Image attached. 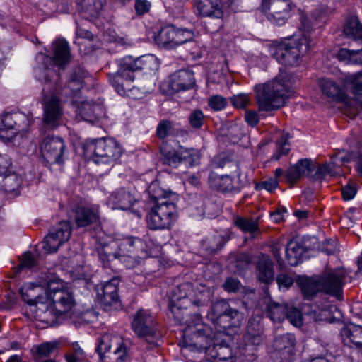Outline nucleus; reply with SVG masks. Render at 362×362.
<instances>
[{"label": "nucleus", "instance_id": "obj_31", "mask_svg": "<svg viewBox=\"0 0 362 362\" xmlns=\"http://www.w3.org/2000/svg\"><path fill=\"white\" fill-rule=\"evenodd\" d=\"M119 280L113 278L106 281L101 287V292H98V296L102 303L105 305H111L116 303L119 298L118 286Z\"/></svg>", "mask_w": 362, "mask_h": 362}, {"label": "nucleus", "instance_id": "obj_49", "mask_svg": "<svg viewBox=\"0 0 362 362\" xmlns=\"http://www.w3.org/2000/svg\"><path fill=\"white\" fill-rule=\"evenodd\" d=\"M286 318L296 327H300L303 324V317L301 312L294 307L287 305Z\"/></svg>", "mask_w": 362, "mask_h": 362}, {"label": "nucleus", "instance_id": "obj_51", "mask_svg": "<svg viewBox=\"0 0 362 362\" xmlns=\"http://www.w3.org/2000/svg\"><path fill=\"white\" fill-rule=\"evenodd\" d=\"M58 345L59 344L56 341L42 344L37 347V354L44 357L49 356L57 349Z\"/></svg>", "mask_w": 362, "mask_h": 362}, {"label": "nucleus", "instance_id": "obj_28", "mask_svg": "<svg viewBox=\"0 0 362 362\" xmlns=\"http://www.w3.org/2000/svg\"><path fill=\"white\" fill-rule=\"evenodd\" d=\"M296 282L305 300H313L319 292H322V288L317 276H300L297 279Z\"/></svg>", "mask_w": 362, "mask_h": 362}, {"label": "nucleus", "instance_id": "obj_56", "mask_svg": "<svg viewBox=\"0 0 362 362\" xmlns=\"http://www.w3.org/2000/svg\"><path fill=\"white\" fill-rule=\"evenodd\" d=\"M241 284L236 278L230 277L226 279L223 288L227 292H236L240 288Z\"/></svg>", "mask_w": 362, "mask_h": 362}, {"label": "nucleus", "instance_id": "obj_19", "mask_svg": "<svg viewBox=\"0 0 362 362\" xmlns=\"http://www.w3.org/2000/svg\"><path fill=\"white\" fill-rule=\"evenodd\" d=\"M264 340L263 327L262 325L250 319L247 327V332L243 337L244 354L253 355V351L261 345Z\"/></svg>", "mask_w": 362, "mask_h": 362}, {"label": "nucleus", "instance_id": "obj_45", "mask_svg": "<svg viewBox=\"0 0 362 362\" xmlns=\"http://www.w3.org/2000/svg\"><path fill=\"white\" fill-rule=\"evenodd\" d=\"M181 162L194 166L198 164L200 154L199 151L194 148H180Z\"/></svg>", "mask_w": 362, "mask_h": 362}, {"label": "nucleus", "instance_id": "obj_59", "mask_svg": "<svg viewBox=\"0 0 362 362\" xmlns=\"http://www.w3.org/2000/svg\"><path fill=\"white\" fill-rule=\"evenodd\" d=\"M356 192V187L354 184H347L341 189L342 197L344 200H351L355 197Z\"/></svg>", "mask_w": 362, "mask_h": 362}, {"label": "nucleus", "instance_id": "obj_23", "mask_svg": "<svg viewBox=\"0 0 362 362\" xmlns=\"http://www.w3.org/2000/svg\"><path fill=\"white\" fill-rule=\"evenodd\" d=\"M136 202L134 194L125 188L114 191L108 198L107 205L112 209L129 210Z\"/></svg>", "mask_w": 362, "mask_h": 362}, {"label": "nucleus", "instance_id": "obj_55", "mask_svg": "<svg viewBox=\"0 0 362 362\" xmlns=\"http://www.w3.org/2000/svg\"><path fill=\"white\" fill-rule=\"evenodd\" d=\"M232 104L240 109H245L250 103L249 96L247 94L240 93L230 98Z\"/></svg>", "mask_w": 362, "mask_h": 362}, {"label": "nucleus", "instance_id": "obj_13", "mask_svg": "<svg viewBox=\"0 0 362 362\" xmlns=\"http://www.w3.org/2000/svg\"><path fill=\"white\" fill-rule=\"evenodd\" d=\"M132 328L136 335L150 344H155V339L159 336L156 323L151 314L146 310H139L132 322Z\"/></svg>", "mask_w": 362, "mask_h": 362}, {"label": "nucleus", "instance_id": "obj_27", "mask_svg": "<svg viewBox=\"0 0 362 362\" xmlns=\"http://www.w3.org/2000/svg\"><path fill=\"white\" fill-rule=\"evenodd\" d=\"M56 308L51 302L49 304H45L43 302L40 303L36 310V316L38 320L49 326L57 324L59 320L62 318L64 315L58 312Z\"/></svg>", "mask_w": 362, "mask_h": 362}, {"label": "nucleus", "instance_id": "obj_21", "mask_svg": "<svg viewBox=\"0 0 362 362\" xmlns=\"http://www.w3.org/2000/svg\"><path fill=\"white\" fill-rule=\"evenodd\" d=\"M295 342V337L292 334L286 333L276 337L273 346L282 361L291 362L294 359Z\"/></svg>", "mask_w": 362, "mask_h": 362}, {"label": "nucleus", "instance_id": "obj_10", "mask_svg": "<svg viewBox=\"0 0 362 362\" xmlns=\"http://www.w3.org/2000/svg\"><path fill=\"white\" fill-rule=\"evenodd\" d=\"M97 351L100 362H129L127 348L118 335L104 334L99 341Z\"/></svg>", "mask_w": 362, "mask_h": 362}, {"label": "nucleus", "instance_id": "obj_60", "mask_svg": "<svg viewBox=\"0 0 362 362\" xmlns=\"http://www.w3.org/2000/svg\"><path fill=\"white\" fill-rule=\"evenodd\" d=\"M11 165V160L8 156L0 154V176L5 175L9 173V168Z\"/></svg>", "mask_w": 362, "mask_h": 362}, {"label": "nucleus", "instance_id": "obj_3", "mask_svg": "<svg viewBox=\"0 0 362 362\" xmlns=\"http://www.w3.org/2000/svg\"><path fill=\"white\" fill-rule=\"evenodd\" d=\"M286 73L279 74L273 81L256 86V98L260 110L272 111L282 107L292 93Z\"/></svg>", "mask_w": 362, "mask_h": 362}, {"label": "nucleus", "instance_id": "obj_17", "mask_svg": "<svg viewBox=\"0 0 362 362\" xmlns=\"http://www.w3.org/2000/svg\"><path fill=\"white\" fill-rule=\"evenodd\" d=\"M346 272L341 269H326L318 276L322 292L337 296L342 290Z\"/></svg>", "mask_w": 362, "mask_h": 362}, {"label": "nucleus", "instance_id": "obj_32", "mask_svg": "<svg viewBox=\"0 0 362 362\" xmlns=\"http://www.w3.org/2000/svg\"><path fill=\"white\" fill-rule=\"evenodd\" d=\"M175 27L168 25L160 30L158 34L155 35L154 40L158 47L171 49L175 48Z\"/></svg>", "mask_w": 362, "mask_h": 362}, {"label": "nucleus", "instance_id": "obj_30", "mask_svg": "<svg viewBox=\"0 0 362 362\" xmlns=\"http://www.w3.org/2000/svg\"><path fill=\"white\" fill-rule=\"evenodd\" d=\"M99 219V212L96 207L79 206L75 212V222L78 227H86L95 223Z\"/></svg>", "mask_w": 362, "mask_h": 362}, {"label": "nucleus", "instance_id": "obj_53", "mask_svg": "<svg viewBox=\"0 0 362 362\" xmlns=\"http://www.w3.org/2000/svg\"><path fill=\"white\" fill-rule=\"evenodd\" d=\"M190 125L195 129H199L204 124V116L200 110L193 111L189 117Z\"/></svg>", "mask_w": 362, "mask_h": 362}, {"label": "nucleus", "instance_id": "obj_63", "mask_svg": "<svg viewBox=\"0 0 362 362\" xmlns=\"http://www.w3.org/2000/svg\"><path fill=\"white\" fill-rule=\"evenodd\" d=\"M150 3L147 0H136L135 3V10L139 15H143L146 13L150 8Z\"/></svg>", "mask_w": 362, "mask_h": 362}, {"label": "nucleus", "instance_id": "obj_26", "mask_svg": "<svg viewBox=\"0 0 362 362\" xmlns=\"http://www.w3.org/2000/svg\"><path fill=\"white\" fill-rule=\"evenodd\" d=\"M344 346L351 349H362V326L349 325L341 331Z\"/></svg>", "mask_w": 362, "mask_h": 362}, {"label": "nucleus", "instance_id": "obj_44", "mask_svg": "<svg viewBox=\"0 0 362 362\" xmlns=\"http://www.w3.org/2000/svg\"><path fill=\"white\" fill-rule=\"evenodd\" d=\"M80 69H76L73 73L67 86L64 88L66 94H71L73 97L77 96L82 88L83 78L78 76Z\"/></svg>", "mask_w": 362, "mask_h": 362}, {"label": "nucleus", "instance_id": "obj_40", "mask_svg": "<svg viewBox=\"0 0 362 362\" xmlns=\"http://www.w3.org/2000/svg\"><path fill=\"white\" fill-rule=\"evenodd\" d=\"M344 32L350 38L362 40V24L357 17L352 16L347 19Z\"/></svg>", "mask_w": 362, "mask_h": 362}, {"label": "nucleus", "instance_id": "obj_11", "mask_svg": "<svg viewBox=\"0 0 362 362\" xmlns=\"http://www.w3.org/2000/svg\"><path fill=\"white\" fill-rule=\"evenodd\" d=\"M46 298L63 315L69 313L75 305L72 291L66 283L58 278L49 279L47 283Z\"/></svg>", "mask_w": 362, "mask_h": 362}, {"label": "nucleus", "instance_id": "obj_46", "mask_svg": "<svg viewBox=\"0 0 362 362\" xmlns=\"http://www.w3.org/2000/svg\"><path fill=\"white\" fill-rule=\"evenodd\" d=\"M3 176V187L6 192H13L21 184V178L16 173H6Z\"/></svg>", "mask_w": 362, "mask_h": 362}, {"label": "nucleus", "instance_id": "obj_6", "mask_svg": "<svg viewBox=\"0 0 362 362\" xmlns=\"http://www.w3.org/2000/svg\"><path fill=\"white\" fill-rule=\"evenodd\" d=\"M310 43V37L306 34L295 35L284 42H273L269 45V51L279 64L292 66L297 65L300 57L308 52L311 47Z\"/></svg>", "mask_w": 362, "mask_h": 362}, {"label": "nucleus", "instance_id": "obj_36", "mask_svg": "<svg viewBox=\"0 0 362 362\" xmlns=\"http://www.w3.org/2000/svg\"><path fill=\"white\" fill-rule=\"evenodd\" d=\"M304 252V247L300 243L294 240L289 241L286 249V257L289 264L298 265L301 262Z\"/></svg>", "mask_w": 362, "mask_h": 362}, {"label": "nucleus", "instance_id": "obj_1", "mask_svg": "<svg viewBox=\"0 0 362 362\" xmlns=\"http://www.w3.org/2000/svg\"><path fill=\"white\" fill-rule=\"evenodd\" d=\"M97 252L105 267H110L112 261L119 259L127 268L131 269L139 264L141 259L150 256L147 243L136 237L101 243L97 247Z\"/></svg>", "mask_w": 362, "mask_h": 362}, {"label": "nucleus", "instance_id": "obj_34", "mask_svg": "<svg viewBox=\"0 0 362 362\" xmlns=\"http://www.w3.org/2000/svg\"><path fill=\"white\" fill-rule=\"evenodd\" d=\"M16 125L13 115L6 114L4 115L0 125V136L11 139L19 132L27 128V127H16Z\"/></svg>", "mask_w": 362, "mask_h": 362}, {"label": "nucleus", "instance_id": "obj_5", "mask_svg": "<svg viewBox=\"0 0 362 362\" xmlns=\"http://www.w3.org/2000/svg\"><path fill=\"white\" fill-rule=\"evenodd\" d=\"M156 185L152 184L149 187V193L156 202L155 206L151 209L147 216L148 226L151 230L169 229L174 224L177 218L176 206L173 202L163 197L161 189L155 192Z\"/></svg>", "mask_w": 362, "mask_h": 362}, {"label": "nucleus", "instance_id": "obj_39", "mask_svg": "<svg viewBox=\"0 0 362 362\" xmlns=\"http://www.w3.org/2000/svg\"><path fill=\"white\" fill-rule=\"evenodd\" d=\"M287 305L270 302L267 306V315L274 322L286 319Z\"/></svg>", "mask_w": 362, "mask_h": 362}, {"label": "nucleus", "instance_id": "obj_62", "mask_svg": "<svg viewBox=\"0 0 362 362\" xmlns=\"http://www.w3.org/2000/svg\"><path fill=\"white\" fill-rule=\"evenodd\" d=\"M282 247V245L278 242L273 243L271 246L272 253L280 266L283 265L284 263V261L281 257V251Z\"/></svg>", "mask_w": 362, "mask_h": 362}, {"label": "nucleus", "instance_id": "obj_52", "mask_svg": "<svg viewBox=\"0 0 362 362\" xmlns=\"http://www.w3.org/2000/svg\"><path fill=\"white\" fill-rule=\"evenodd\" d=\"M227 104L225 98L219 95H215L210 97L208 100L209 106L216 111L223 109Z\"/></svg>", "mask_w": 362, "mask_h": 362}, {"label": "nucleus", "instance_id": "obj_50", "mask_svg": "<svg viewBox=\"0 0 362 362\" xmlns=\"http://www.w3.org/2000/svg\"><path fill=\"white\" fill-rule=\"evenodd\" d=\"M192 37V33L187 29H177L175 28V48L181 45Z\"/></svg>", "mask_w": 362, "mask_h": 362}, {"label": "nucleus", "instance_id": "obj_38", "mask_svg": "<svg viewBox=\"0 0 362 362\" xmlns=\"http://www.w3.org/2000/svg\"><path fill=\"white\" fill-rule=\"evenodd\" d=\"M346 83L355 100L360 102L362 106V71L348 76L346 78Z\"/></svg>", "mask_w": 362, "mask_h": 362}, {"label": "nucleus", "instance_id": "obj_8", "mask_svg": "<svg viewBox=\"0 0 362 362\" xmlns=\"http://www.w3.org/2000/svg\"><path fill=\"white\" fill-rule=\"evenodd\" d=\"M211 300V291L203 285L194 286L193 284L185 282L177 286L172 291L170 300L173 303H180L197 308H205Z\"/></svg>", "mask_w": 362, "mask_h": 362}, {"label": "nucleus", "instance_id": "obj_61", "mask_svg": "<svg viewBox=\"0 0 362 362\" xmlns=\"http://www.w3.org/2000/svg\"><path fill=\"white\" fill-rule=\"evenodd\" d=\"M276 281L281 288H288L293 283V279L288 275L284 274L278 275Z\"/></svg>", "mask_w": 362, "mask_h": 362}, {"label": "nucleus", "instance_id": "obj_20", "mask_svg": "<svg viewBox=\"0 0 362 362\" xmlns=\"http://www.w3.org/2000/svg\"><path fill=\"white\" fill-rule=\"evenodd\" d=\"M48 281L45 279L39 283L25 284L21 288L23 300L30 305H38L40 303H42L43 293L46 294Z\"/></svg>", "mask_w": 362, "mask_h": 362}, {"label": "nucleus", "instance_id": "obj_22", "mask_svg": "<svg viewBox=\"0 0 362 362\" xmlns=\"http://www.w3.org/2000/svg\"><path fill=\"white\" fill-rule=\"evenodd\" d=\"M199 13L203 16L222 18L223 16V4L228 6L231 0H193Z\"/></svg>", "mask_w": 362, "mask_h": 362}, {"label": "nucleus", "instance_id": "obj_54", "mask_svg": "<svg viewBox=\"0 0 362 362\" xmlns=\"http://www.w3.org/2000/svg\"><path fill=\"white\" fill-rule=\"evenodd\" d=\"M37 264L35 257L29 252H25L23 255V258L18 265V270L24 269H30L35 267Z\"/></svg>", "mask_w": 362, "mask_h": 362}, {"label": "nucleus", "instance_id": "obj_48", "mask_svg": "<svg viewBox=\"0 0 362 362\" xmlns=\"http://www.w3.org/2000/svg\"><path fill=\"white\" fill-rule=\"evenodd\" d=\"M82 110L83 114L87 117H94L97 118L102 114V107L95 103H83Z\"/></svg>", "mask_w": 362, "mask_h": 362}, {"label": "nucleus", "instance_id": "obj_14", "mask_svg": "<svg viewBox=\"0 0 362 362\" xmlns=\"http://www.w3.org/2000/svg\"><path fill=\"white\" fill-rule=\"evenodd\" d=\"M65 144L60 137L48 136L40 144V150L44 160L49 163H63Z\"/></svg>", "mask_w": 362, "mask_h": 362}, {"label": "nucleus", "instance_id": "obj_25", "mask_svg": "<svg viewBox=\"0 0 362 362\" xmlns=\"http://www.w3.org/2000/svg\"><path fill=\"white\" fill-rule=\"evenodd\" d=\"M71 55L67 41L58 39L52 42V61L59 68H64L71 61Z\"/></svg>", "mask_w": 362, "mask_h": 362}, {"label": "nucleus", "instance_id": "obj_41", "mask_svg": "<svg viewBox=\"0 0 362 362\" xmlns=\"http://www.w3.org/2000/svg\"><path fill=\"white\" fill-rule=\"evenodd\" d=\"M235 225L243 232L249 233L253 238L259 233L257 220L238 217L235 220Z\"/></svg>", "mask_w": 362, "mask_h": 362}, {"label": "nucleus", "instance_id": "obj_35", "mask_svg": "<svg viewBox=\"0 0 362 362\" xmlns=\"http://www.w3.org/2000/svg\"><path fill=\"white\" fill-rule=\"evenodd\" d=\"M257 277L263 283L269 284L274 279L273 264L268 257H262L257 263Z\"/></svg>", "mask_w": 362, "mask_h": 362}, {"label": "nucleus", "instance_id": "obj_15", "mask_svg": "<svg viewBox=\"0 0 362 362\" xmlns=\"http://www.w3.org/2000/svg\"><path fill=\"white\" fill-rule=\"evenodd\" d=\"M63 106L61 100L54 95L47 96L44 100L43 122L51 129L58 127L62 121Z\"/></svg>", "mask_w": 362, "mask_h": 362}, {"label": "nucleus", "instance_id": "obj_18", "mask_svg": "<svg viewBox=\"0 0 362 362\" xmlns=\"http://www.w3.org/2000/svg\"><path fill=\"white\" fill-rule=\"evenodd\" d=\"M194 81V74L192 71L180 70L170 76L169 81L163 84L162 88L166 94L172 95L192 88Z\"/></svg>", "mask_w": 362, "mask_h": 362}, {"label": "nucleus", "instance_id": "obj_43", "mask_svg": "<svg viewBox=\"0 0 362 362\" xmlns=\"http://www.w3.org/2000/svg\"><path fill=\"white\" fill-rule=\"evenodd\" d=\"M212 351L214 352L212 357L215 362H234L232 351L228 346L216 345Z\"/></svg>", "mask_w": 362, "mask_h": 362}, {"label": "nucleus", "instance_id": "obj_47", "mask_svg": "<svg viewBox=\"0 0 362 362\" xmlns=\"http://www.w3.org/2000/svg\"><path fill=\"white\" fill-rule=\"evenodd\" d=\"M288 134H282L281 138L277 141L278 151L275 153L272 159L275 160H279L281 156H286L288 153L290 151L289 144H288Z\"/></svg>", "mask_w": 362, "mask_h": 362}, {"label": "nucleus", "instance_id": "obj_37", "mask_svg": "<svg viewBox=\"0 0 362 362\" xmlns=\"http://www.w3.org/2000/svg\"><path fill=\"white\" fill-rule=\"evenodd\" d=\"M160 152L163 163L176 168L181 163L180 151H176L169 144H163Z\"/></svg>", "mask_w": 362, "mask_h": 362}, {"label": "nucleus", "instance_id": "obj_42", "mask_svg": "<svg viewBox=\"0 0 362 362\" xmlns=\"http://www.w3.org/2000/svg\"><path fill=\"white\" fill-rule=\"evenodd\" d=\"M209 205H213L209 199L203 197L202 195H196L194 197V201L192 204L190 209L191 210L195 209L197 211L194 215L198 216H202L207 215L210 216L211 214L208 209Z\"/></svg>", "mask_w": 362, "mask_h": 362}, {"label": "nucleus", "instance_id": "obj_57", "mask_svg": "<svg viewBox=\"0 0 362 362\" xmlns=\"http://www.w3.org/2000/svg\"><path fill=\"white\" fill-rule=\"evenodd\" d=\"M332 169L333 167L331 164L324 163L320 165L314 175L315 179L321 180L327 175H332Z\"/></svg>", "mask_w": 362, "mask_h": 362}, {"label": "nucleus", "instance_id": "obj_24", "mask_svg": "<svg viewBox=\"0 0 362 362\" xmlns=\"http://www.w3.org/2000/svg\"><path fill=\"white\" fill-rule=\"evenodd\" d=\"M315 170L312 160L304 158L299 160L296 165L291 166L286 172L285 177L291 185L297 182L302 177L308 175Z\"/></svg>", "mask_w": 362, "mask_h": 362}, {"label": "nucleus", "instance_id": "obj_2", "mask_svg": "<svg viewBox=\"0 0 362 362\" xmlns=\"http://www.w3.org/2000/svg\"><path fill=\"white\" fill-rule=\"evenodd\" d=\"M190 305L170 300V310L175 321L186 325L183 333V343L186 346H192L206 352L209 348L211 339L214 336L212 329L205 324L200 315H189L187 308Z\"/></svg>", "mask_w": 362, "mask_h": 362}, {"label": "nucleus", "instance_id": "obj_58", "mask_svg": "<svg viewBox=\"0 0 362 362\" xmlns=\"http://www.w3.org/2000/svg\"><path fill=\"white\" fill-rule=\"evenodd\" d=\"M171 123L168 120H162L157 127L156 133L160 139H164L168 135L171 129Z\"/></svg>", "mask_w": 362, "mask_h": 362}, {"label": "nucleus", "instance_id": "obj_9", "mask_svg": "<svg viewBox=\"0 0 362 362\" xmlns=\"http://www.w3.org/2000/svg\"><path fill=\"white\" fill-rule=\"evenodd\" d=\"M207 318L212 323L223 330L240 327L244 315L238 310L233 308L225 300H219L210 306Z\"/></svg>", "mask_w": 362, "mask_h": 362}, {"label": "nucleus", "instance_id": "obj_64", "mask_svg": "<svg viewBox=\"0 0 362 362\" xmlns=\"http://www.w3.org/2000/svg\"><path fill=\"white\" fill-rule=\"evenodd\" d=\"M245 119L247 123L252 127H255L259 122L258 115L255 112L247 111Z\"/></svg>", "mask_w": 362, "mask_h": 362}, {"label": "nucleus", "instance_id": "obj_12", "mask_svg": "<svg viewBox=\"0 0 362 362\" xmlns=\"http://www.w3.org/2000/svg\"><path fill=\"white\" fill-rule=\"evenodd\" d=\"M261 8L271 23L282 25L291 16L293 4L291 0H262Z\"/></svg>", "mask_w": 362, "mask_h": 362}, {"label": "nucleus", "instance_id": "obj_4", "mask_svg": "<svg viewBox=\"0 0 362 362\" xmlns=\"http://www.w3.org/2000/svg\"><path fill=\"white\" fill-rule=\"evenodd\" d=\"M153 61V58L150 56L138 58L126 56L119 60L117 72L109 74V81L119 94L125 95L134 88L135 73L150 69Z\"/></svg>", "mask_w": 362, "mask_h": 362}, {"label": "nucleus", "instance_id": "obj_29", "mask_svg": "<svg viewBox=\"0 0 362 362\" xmlns=\"http://www.w3.org/2000/svg\"><path fill=\"white\" fill-rule=\"evenodd\" d=\"M319 84L322 93L327 97L344 103L348 102V97L344 90L335 81L329 78H322Z\"/></svg>", "mask_w": 362, "mask_h": 362}, {"label": "nucleus", "instance_id": "obj_7", "mask_svg": "<svg viewBox=\"0 0 362 362\" xmlns=\"http://www.w3.org/2000/svg\"><path fill=\"white\" fill-rule=\"evenodd\" d=\"M83 152L96 164L112 165L122 155L123 148L114 139L102 138L86 141Z\"/></svg>", "mask_w": 362, "mask_h": 362}, {"label": "nucleus", "instance_id": "obj_16", "mask_svg": "<svg viewBox=\"0 0 362 362\" xmlns=\"http://www.w3.org/2000/svg\"><path fill=\"white\" fill-rule=\"evenodd\" d=\"M71 234L70 223L62 221L57 228H52L45 238L42 248L48 253L55 252L62 244L69 239Z\"/></svg>", "mask_w": 362, "mask_h": 362}, {"label": "nucleus", "instance_id": "obj_33", "mask_svg": "<svg viewBox=\"0 0 362 362\" xmlns=\"http://www.w3.org/2000/svg\"><path fill=\"white\" fill-rule=\"evenodd\" d=\"M209 184L211 188L222 192H230L234 188L233 178L228 175H218L211 173L209 176Z\"/></svg>", "mask_w": 362, "mask_h": 362}]
</instances>
